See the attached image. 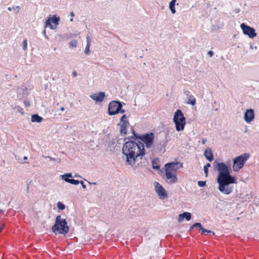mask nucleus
<instances>
[{"label": "nucleus", "instance_id": "obj_1", "mask_svg": "<svg viewBox=\"0 0 259 259\" xmlns=\"http://www.w3.org/2000/svg\"><path fill=\"white\" fill-rule=\"evenodd\" d=\"M215 168L218 171V189L222 193L230 194L234 189L232 184L237 183V179L231 175V168L224 162H218Z\"/></svg>", "mask_w": 259, "mask_h": 259}, {"label": "nucleus", "instance_id": "obj_2", "mask_svg": "<svg viewBox=\"0 0 259 259\" xmlns=\"http://www.w3.org/2000/svg\"><path fill=\"white\" fill-rule=\"evenodd\" d=\"M122 153L126 156V162L133 166L138 159L145 155V151L143 143L140 141L128 140L126 141L122 147Z\"/></svg>", "mask_w": 259, "mask_h": 259}, {"label": "nucleus", "instance_id": "obj_3", "mask_svg": "<svg viewBox=\"0 0 259 259\" xmlns=\"http://www.w3.org/2000/svg\"><path fill=\"white\" fill-rule=\"evenodd\" d=\"M52 230L55 234H67L69 232V227L67 225L66 219L62 218L61 215H57L55 224L52 227Z\"/></svg>", "mask_w": 259, "mask_h": 259}, {"label": "nucleus", "instance_id": "obj_4", "mask_svg": "<svg viewBox=\"0 0 259 259\" xmlns=\"http://www.w3.org/2000/svg\"><path fill=\"white\" fill-rule=\"evenodd\" d=\"M173 122L175 124L176 129L178 132L184 130L186 124V118L180 109H178L175 112Z\"/></svg>", "mask_w": 259, "mask_h": 259}, {"label": "nucleus", "instance_id": "obj_5", "mask_svg": "<svg viewBox=\"0 0 259 259\" xmlns=\"http://www.w3.org/2000/svg\"><path fill=\"white\" fill-rule=\"evenodd\" d=\"M249 157V154L245 153L233 159V169L234 171H238L242 168Z\"/></svg>", "mask_w": 259, "mask_h": 259}, {"label": "nucleus", "instance_id": "obj_6", "mask_svg": "<svg viewBox=\"0 0 259 259\" xmlns=\"http://www.w3.org/2000/svg\"><path fill=\"white\" fill-rule=\"evenodd\" d=\"M108 114L113 115L119 113H124L125 110L122 109V104L119 101H112L108 105Z\"/></svg>", "mask_w": 259, "mask_h": 259}, {"label": "nucleus", "instance_id": "obj_7", "mask_svg": "<svg viewBox=\"0 0 259 259\" xmlns=\"http://www.w3.org/2000/svg\"><path fill=\"white\" fill-rule=\"evenodd\" d=\"M154 140V135L153 133H148L142 135L141 140L145 144L147 148H150L153 145Z\"/></svg>", "mask_w": 259, "mask_h": 259}, {"label": "nucleus", "instance_id": "obj_8", "mask_svg": "<svg viewBox=\"0 0 259 259\" xmlns=\"http://www.w3.org/2000/svg\"><path fill=\"white\" fill-rule=\"evenodd\" d=\"M240 27L243 31V33L249 36L250 38L255 37L257 34L254 28L250 27L244 23L240 25Z\"/></svg>", "mask_w": 259, "mask_h": 259}, {"label": "nucleus", "instance_id": "obj_9", "mask_svg": "<svg viewBox=\"0 0 259 259\" xmlns=\"http://www.w3.org/2000/svg\"><path fill=\"white\" fill-rule=\"evenodd\" d=\"M154 187L155 191L160 199H164L167 197L165 190L159 183L155 182L154 183Z\"/></svg>", "mask_w": 259, "mask_h": 259}, {"label": "nucleus", "instance_id": "obj_10", "mask_svg": "<svg viewBox=\"0 0 259 259\" xmlns=\"http://www.w3.org/2000/svg\"><path fill=\"white\" fill-rule=\"evenodd\" d=\"M244 118L247 123H250L254 118V110L252 109H247L244 113Z\"/></svg>", "mask_w": 259, "mask_h": 259}, {"label": "nucleus", "instance_id": "obj_11", "mask_svg": "<svg viewBox=\"0 0 259 259\" xmlns=\"http://www.w3.org/2000/svg\"><path fill=\"white\" fill-rule=\"evenodd\" d=\"M182 166V163L179 162H170L167 163L165 164V170L170 171L176 172L177 170L179 168L178 165Z\"/></svg>", "mask_w": 259, "mask_h": 259}, {"label": "nucleus", "instance_id": "obj_12", "mask_svg": "<svg viewBox=\"0 0 259 259\" xmlns=\"http://www.w3.org/2000/svg\"><path fill=\"white\" fill-rule=\"evenodd\" d=\"M105 97V93L103 92H100L98 93L94 94L90 96V98L95 101L96 103H101Z\"/></svg>", "mask_w": 259, "mask_h": 259}, {"label": "nucleus", "instance_id": "obj_13", "mask_svg": "<svg viewBox=\"0 0 259 259\" xmlns=\"http://www.w3.org/2000/svg\"><path fill=\"white\" fill-rule=\"evenodd\" d=\"M165 177L170 183H175L178 181L176 174L174 172L165 170Z\"/></svg>", "mask_w": 259, "mask_h": 259}, {"label": "nucleus", "instance_id": "obj_14", "mask_svg": "<svg viewBox=\"0 0 259 259\" xmlns=\"http://www.w3.org/2000/svg\"><path fill=\"white\" fill-rule=\"evenodd\" d=\"M204 156L209 161L211 162L213 160V155L211 149L209 147H207L204 152Z\"/></svg>", "mask_w": 259, "mask_h": 259}, {"label": "nucleus", "instance_id": "obj_15", "mask_svg": "<svg viewBox=\"0 0 259 259\" xmlns=\"http://www.w3.org/2000/svg\"><path fill=\"white\" fill-rule=\"evenodd\" d=\"M185 219L187 221H189L191 219V214L188 212H184L179 215L178 221L179 222H182L184 219Z\"/></svg>", "mask_w": 259, "mask_h": 259}, {"label": "nucleus", "instance_id": "obj_16", "mask_svg": "<svg viewBox=\"0 0 259 259\" xmlns=\"http://www.w3.org/2000/svg\"><path fill=\"white\" fill-rule=\"evenodd\" d=\"M86 38H87V45H86L85 49L84 50V53L86 55H88L90 53V47L91 43V37L89 35H88L87 36Z\"/></svg>", "mask_w": 259, "mask_h": 259}, {"label": "nucleus", "instance_id": "obj_17", "mask_svg": "<svg viewBox=\"0 0 259 259\" xmlns=\"http://www.w3.org/2000/svg\"><path fill=\"white\" fill-rule=\"evenodd\" d=\"M43 120L42 117L39 116L37 114H33L31 115V121L32 122H37L39 123L41 122Z\"/></svg>", "mask_w": 259, "mask_h": 259}, {"label": "nucleus", "instance_id": "obj_18", "mask_svg": "<svg viewBox=\"0 0 259 259\" xmlns=\"http://www.w3.org/2000/svg\"><path fill=\"white\" fill-rule=\"evenodd\" d=\"M152 168L154 169L159 170L160 167V161L158 158H155L152 161Z\"/></svg>", "mask_w": 259, "mask_h": 259}, {"label": "nucleus", "instance_id": "obj_19", "mask_svg": "<svg viewBox=\"0 0 259 259\" xmlns=\"http://www.w3.org/2000/svg\"><path fill=\"white\" fill-rule=\"evenodd\" d=\"M142 135H139L138 134L134 132L133 136L130 137L128 138H126L124 139V141H126V139H128V140L132 141H136L138 140H141V137H142Z\"/></svg>", "mask_w": 259, "mask_h": 259}, {"label": "nucleus", "instance_id": "obj_20", "mask_svg": "<svg viewBox=\"0 0 259 259\" xmlns=\"http://www.w3.org/2000/svg\"><path fill=\"white\" fill-rule=\"evenodd\" d=\"M61 176L62 180L67 183H69V181H70L71 179L70 178L72 177L71 173H67L64 175H62Z\"/></svg>", "mask_w": 259, "mask_h": 259}, {"label": "nucleus", "instance_id": "obj_21", "mask_svg": "<svg viewBox=\"0 0 259 259\" xmlns=\"http://www.w3.org/2000/svg\"><path fill=\"white\" fill-rule=\"evenodd\" d=\"M50 20L52 23L57 25L59 24L60 18L59 17H57L56 15H54L52 18L50 17Z\"/></svg>", "mask_w": 259, "mask_h": 259}, {"label": "nucleus", "instance_id": "obj_22", "mask_svg": "<svg viewBox=\"0 0 259 259\" xmlns=\"http://www.w3.org/2000/svg\"><path fill=\"white\" fill-rule=\"evenodd\" d=\"M188 104H191L192 106L195 105L196 104V99L193 95H190L189 99L188 101Z\"/></svg>", "mask_w": 259, "mask_h": 259}, {"label": "nucleus", "instance_id": "obj_23", "mask_svg": "<svg viewBox=\"0 0 259 259\" xmlns=\"http://www.w3.org/2000/svg\"><path fill=\"white\" fill-rule=\"evenodd\" d=\"M211 165L210 163H208L204 166V172L205 173V176H208V167H210Z\"/></svg>", "mask_w": 259, "mask_h": 259}, {"label": "nucleus", "instance_id": "obj_24", "mask_svg": "<svg viewBox=\"0 0 259 259\" xmlns=\"http://www.w3.org/2000/svg\"><path fill=\"white\" fill-rule=\"evenodd\" d=\"M201 231V234L205 235V234H207L208 233H212V234L213 235H214V233L213 232H211L210 230H207V229H205L204 228H202V229Z\"/></svg>", "mask_w": 259, "mask_h": 259}, {"label": "nucleus", "instance_id": "obj_25", "mask_svg": "<svg viewBox=\"0 0 259 259\" xmlns=\"http://www.w3.org/2000/svg\"><path fill=\"white\" fill-rule=\"evenodd\" d=\"M77 41L76 40H71L69 44V46L70 48H75L77 46Z\"/></svg>", "mask_w": 259, "mask_h": 259}, {"label": "nucleus", "instance_id": "obj_26", "mask_svg": "<svg viewBox=\"0 0 259 259\" xmlns=\"http://www.w3.org/2000/svg\"><path fill=\"white\" fill-rule=\"evenodd\" d=\"M120 131L121 134H123L124 135H126L127 134V129L124 125H122L121 124H120Z\"/></svg>", "mask_w": 259, "mask_h": 259}, {"label": "nucleus", "instance_id": "obj_27", "mask_svg": "<svg viewBox=\"0 0 259 259\" xmlns=\"http://www.w3.org/2000/svg\"><path fill=\"white\" fill-rule=\"evenodd\" d=\"M57 207L59 209L63 210L65 208V205L61 202H58L57 203Z\"/></svg>", "mask_w": 259, "mask_h": 259}, {"label": "nucleus", "instance_id": "obj_28", "mask_svg": "<svg viewBox=\"0 0 259 259\" xmlns=\"http://www.w3.org/2000/svg\"><path fill=\"white\" fill-rule=\"evenodd\" d=\"M14 109L22 114L24 113L23 109L19 106H16Z\"/></svg>", "mask_w": 259, "mask_h": 259}, {"label": "nucleus", "instance_id": "obj_29", "mask_svg": "<svg viewBox=\"0 0 259 259\" xmlns=\"http://www.w3.org/2000/svg\"><path fill=\"white\" fill-rule=\"evenodd\" d=\"M44 157L45 158H48L50 159V160L51 161H57V162L58 163H60V161H61V159H56V158H53L50 156H44Z\"/></svg>", "mask_w": 259, "mask_h": 259}, {"label": "nucleus", "instance_id": "obj_30", "mask_svg": "<svg viewBox=\"0 0 259 259\" xmlns=\"http://www.w3.org/2000/svg\"><path fill=\"white\" fill-rule=\"evenodd\" d=\"M193 227H195L197 228L199 230H201L202 229V226L201 223H195L193 225Z\"/></svg>", "mask_w": 259, "mask_h": 259}, {"label": "nucleus", "instance_id": "obj_31", "mask_svg": "<svg viewBox=\"0 0 259 259\" xmlns=\"http://www.w3.org/2000/svg\"><path fill=\"white\" fill-rule=\"evenodd\" d=\"M69 183L71 184H73V185H77L79 184V181L78 180H74L73 179H71L70 181H69Z\"/></svg>", "mask_w": 259, "mask_h": 259}, {"label": "nucleus", "instance_id": "obj_32", "mask_svg": "<svg viewBox=\"0 0 259 259\" xmlns=\"http://www.w3.org/2000/svg\"><path fill=\"white\" fill-rule=\"evenodd\" d=\"M22 45H23V50H26L27 47V39H24L22 42Z\"/></svg>", "mask_w": 259, "mask_h": 259}, {"label": "nucleus", "instance_id": "obj_33", "mask_svg": "<svg viewBox=\"0 0 259 259\" xmlns=\"http://www.w3.org/2000/svg\"><path fill=\"white\" fill-rule=\"evenodd\" d=\"M198 185L200 187H203L206 185V182L202 181H199L198 182Z\"/></svg>", "mask_w": 259, "mask_h": 259}, {"label": "nucleus", "instance_id": "obj_34", "mask_svg": "<svg viewBox=\"0 0 259 259\" xmlns=\"http://www.w3.org/2000/svg\"><path fill=\"white\" fill-rule=\"evenodd\" d=\"M51 21L50 20V17L48 18V19L45 22V28L48 27L49 25L51 24Z\"/></svg>", "mask_w": 259, "mask_h": 259}, {"label": "nucleus", "instance_id": "obj_35", "mask_svg": "<svg viewBox=\"0 0 259 259\" xmlns=\"http://www.w3.org/2000/svg\"><path fill=\"white\" fill-rule=\"evenodd\" d=\"M169 8L170 10L171 11V13L174 14L176 13V11L175 9V6H170L169 5Z\"/></svg>", "mask_w": 259, "mask_h": 259}, {"label": "nucleus", "instance_id": "obj_36", "mask_svg": "<svg viewBox=\"0 0 259 259\" xmlns=\"http://www.w3.org/2000/svg\"><path fill=\"white\" fill-rule=\"evenodd\" d=\"M120 124H121L122 125H124L125 127H126L127 128V125L129 124V122L128 120L120 121Z\"/></svg>", "mask_w": 259, "mask_h": 259}, {"label": "nucleus", "instance_id": "obj_37", "mask_svg": "<svg viewBox=\"0 0 259 259\" xmlns=\"http://www.w3.org/2000/svg\"><path fill=\"white\" fill-rule=\"evenodd\" d=\"M24 104L25 105L26 107H29L30 106V104L29 101L28 100H24Z\"/></svg>", "mask_w": 259, "mask_h": 259}, {"label": "nucleus", "instance_id": "obj_38", "mask_svg": "<svg viewBox=\"0 0 259 259\" xmlns=\"http://www.w3.org/2000/svg\"><path fill=\"white\" fill-rule=\"evenodd\" d=\"M126 116L125 114L123 115L121 118H120V121H126Z\"/></svg>", "mask_w": 259, "mask_h": 259}, {"label": "nucleus", "instance_id": "obj_39", "mask_svg": "<svg viewBox=\"0 0 259 259\" xmlns=\"http://www.w3.org/2000/svg\"><path fill=\"white\" fill-rule=\"evenodd\" d=\"M5 227V224L3 223L0 226V233L2 231V230L4 229Z\"/></svg>", "mask_w": 259, "mask_h": 259}, {"label": "nucleus", "instance_id": "obj_40", "mask_svg": "<svg viewBox=\"0 0 259 259\" xmlns=\"http://www.w3.org/2000/svg\"><path fill=\"white\" fill-rule=\"evenodd\" d=\"M79 183L81 184V185L83 189L86 188V185L84 184V183L82 181H79Z\"/></svg>", "mask_w": 259, "mask_h": 259}, {"label": "nucleus", "instance_id": "obj_41", "mask_svg": "<svg viewBox=\"0 0 259 259\" xmlns=\"http://www.w3.org/2000/svg\"><path fill=\"white\" fill-rule=\"evenodd\" d=\"M42 33L44 34L45 35V37L47 39H49V37L46 34V29H44L42 31Z\"/></svg>", "mask_w": 259, "mask_h": 259}, {"label": "nucleus", "instance_id": "obj_42", "mask_svg": "<svg viewBox=\"0 0 259 259\" xmlns=\"http://www.w3.org/2000/svg\"><path fill=\"white\" fill-rule=\"evenodd\" d=\"M207 54L210 57H212L213 55V52L212 51H209Z\"/></svg>", "mask_w": 259, "mask_h": 259}, {"label": "nucleus", "instance_id": "obj_43", "mask_svg": "<svg viewBox=\"0 0 259 259\" xmlns=\"http://www.w3.org/2000/svg\"><path fill=\"white\" fill-rule=\"evenodd\" d=\"M51 29H54L56 28V27H54L51 23L49 26Z\"/></svg>", "mask_w": 259, "mask_h": 259}, {"label": "nucleus", "instance_id": "obj_44", "mask_svg": "<svg viewBox=\"0 0 259 259\" xmlns=\"http://www.w3.org/2000/svg\"><path fill=\"white\" fill-rule=\"evenodd\" d=\"M169 5H170V6H175L176 2L170 1V2L169 3Z\"/></svg>", "mask_w": 259, "mask_h": 259}, {"label": "nucleus", "instance_id": "obj_45", "mask_svg": "<svg viewBox=\"0 0 259 259\" xmlns=\"http://www.w3.org/2000/svg\"><path fill=\"white\" fill-rule=\"evenodd\" d=\"M72 75L74 77H76L77 76V72L76 71H73V72H72Z\"/></svg>", "mask_w": 259, "mask_h": 259}, {"label": "nucleus", "instance_id": "obj_46", "mask_svg": "<svg viewBox=\"0 0 259 259\" xmlns=\"http://www.w3.org/2000/svg\"><path fill=\"white\" fill-rule=\"evenodd\" d=\"M206 141H207V139H203L202 140V143L203 144H205L206 143Z\"/></svg>", "mask_w": 259, "mask_h": 259}, {"label": "nucleus", "instance_id": "obj_47", "mask_svg": "<svg viewBox=\"0 0 259 259\" xmlns=\"http://www.w3.org/2000/svg\"><path fill=\"white\" fill-rule=\"evenodd\" d=\"M70 15L72 17H74V12H70Z\"/></svg>", "mask_w": 259, "mask_h": 259}, {"label": "nucleus", "instance_id": "obj_48", "mask_svg": "<svg viewBox=\"0 0 259 259\" xmlns=\"http://www.w3.org/2000/svg\"><path fill=\"white\" fill-rule=\"evenodd\" d=\"M87 182H88V183L89 184H90V185H96V183H95V182H94V183H91V182H89V181H87Z\"/></svg>", "mask_w": 259, "mask_h": 259}, {"label": "nucleus", "instance_id": "obj_49", "mask_svg": "<svg viewBox=\"0 0 259 259\" xmlns=\"http://www.w3.org/2000/svg\"><path fill=\"white\" fill-rule=\"evenodd\" d=\"M74 177H76V178L80 177V176L79 175H78V174H75L74 175Z\"/></svg>", "mask_w": 259, "mask_h": 259}, {"label": "nucleus", "instance_id": "obj_50", "mask_svg": "<svg viewBox=\"0 0 259 259\" xmlns=\"http://www.w3.org/2000/svg\"><path fill=\"white\" fill-rule=\"evenodd\" d=\"M60 110H61V111H64L65 108L62 107L61 108Z\"/></svg>", "mask_w": 259, "mask_h": 259}, {"label": "nucleus", "instance_id": "obj_51", "mask_svg": "<svg viewBox=\"0 0 259 259\" xmlns=\"http://www.w3.org/2000/svg\"><path fill=\"white\" fill-rule=\"evenodd\" d=\"M4 212V211L2 209H0V213H3Z\"/></svg>", "mask_w": 259, "mask_h": 259}, {"label": "nucleus", "instance_id": "obj_52", "mask_svg": "<svg viewBox=\"0 0 259 259\" xmlns=\"http://www.w3.org/2000/svg\"><path fill=\"white\" fill-rule=\"evenodd\" d=\"M8 10L9 11H12V8H10V7H9V8H8Z\"/></svg>", "mask_w": 259, "mask_h": 259}, {"label": "nucleus", "instance_id": "obj_53", "mask_svg": "<svg viewBox=\"0 0 259 259\" xmlns=\"http://www.w3.org/2000/svg\"><path fill=\"white\" fill-rule=\"evenodd\" d=\"M132 134L134 135V132H135V131H134V130L133 128L132 129Z\"/></svg>", "mask_w": 259, "mask_h": 259}, {"label": "nucleus", "instance_id": "obj_54", "mask_svg": "<svg viewBox=\"0 0 259 259\" xmlns=\"http://www.w3.org/2000/svg\"><path fill=\"white\" fill-rule=\"evenodd\" d=\"M23 159H24V160H27V156H24Z\"/></svg>", "mask_w": 259, "mask_h": 259}, {"label": "nucleus", "instance_id": "obj_55", "mask_svg": "<svg viewBox=\"0 0 259 259\" xmlns=\"http://www.w3.org/2000/svg\"><path fill=\"white\" fill-rule=\"evenodd\" d=\"M194 228H195V227H193V225L190 228V230H192Z\"/></svg>", "mask_w": 259, "mask_h": 259}, {"label": "nucleus", "instance_id": "obj_56", "mask_svg": "<svg viewBox=\"0 0 259 259\" xmlns=\"http://www.w3.org/2000/svg\"><path fill=\"white\" fill-rule=\"evenodd\" d=\"M70 21H71V22L73 21V18H71V19H70Z\"/></svg>", "mask_w": 259, "mask_h": 259}, {"label": "nucleus", "instance_id": "obj_57", "mask_svg": "<svg viewBox=\"0 0 259 259\" xmlns=\"http://www.w3.org/2000/svg\"><path fill=\"white\" fill-rule=\"evenodd\" d=\"M171 1H172V2H176V3L177 0H171Z\"/></svg>", "mask_w": 259, "mask_h": 259}, {"label": "nucleus", "instance_id": "obj_58", "mask_svg": "<svg viewBox=\"0 0 259 259\" xmlns=\"http://www.w3.org/2000/svg\"><path fill=\"white\" fill-rule=\"evenodd\" d=\"M16 9H19V6H17V7H16Z\"/></svg>", "mask_w": 259, "mask_h": 259}, {"label": "nucleus", "instance_id": "obj_59", "mask_svg": "<svg viewBox=\"0 0 259 259\" xmlns=\"http://www.w3.org/2000/svg\"><path fill=\"white\" fill-rule=\"evenodd\" d=\"M23 92H24V93H23V94H26V91H23Z\"/></svg>", "mask_w": 259, "mask_h": 259}, {"label": "nucleus", "instance_id": "obj_60", "mask_svg": "<svg viewBox=\"0 0 259 259\" xmlns=\"http://www.w3.org/2000/svg\"><path fill=\"white\" fill-rule=\"evenodd\" d=\"M215 110V111H217V110H218V108L215 109V110Z\"/></svg>", "mask_w": 259, "mask_h": 259}]
</instances>
